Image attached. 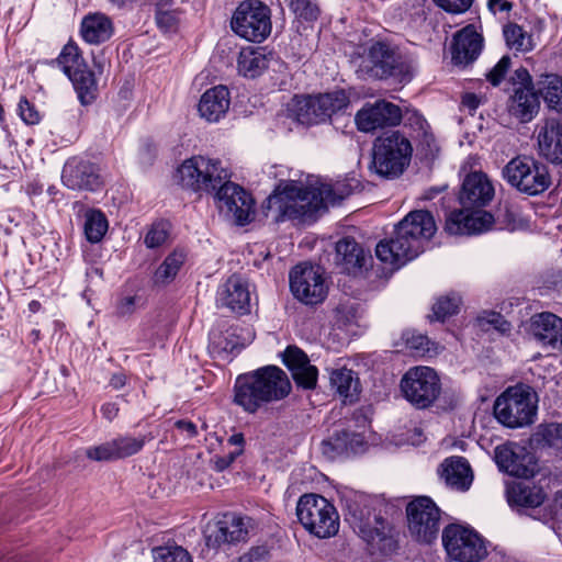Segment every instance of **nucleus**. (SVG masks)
<instances>
[{"label":"nucleus","mask_w":562,"mask_h":562,"mask_svg":"<svg viewBox=\"0 0 562 562\" xmlns=\"http://www.w3.org/2000/svg\"><path fill=\"white\" fill-rule=\"evenodd\" d=\"M437 232V225L429 211L409 212L394 227V236L381 240L375 256L383 263L398 269L424 251V246Z\"/></svg>","instance_id":"1"},{"label":"nucleus","mask_w":562,"mask_h":562,"mask_svg":"<svg viewBox=\"0 0 562 562\" xmlns=\"http://www.w3.org/2000/svg\"><path fill=\"white\" fill-rule=\"evenodd\" d=\"M288 374L277 366H266L240 374L235 383L234 401L248 413L286 397L291 392Z\"/></svg>","instance_id":"2"},{"label":"nucleus","mask_w":562,"mask_h":562,"mask_svg":"<svg viewBox=\"0 0 562 562\" xmlns=\"http://www.w3.org/2000/svg\"><path fill=\"white\" fill-rule=\"evenodd\" d=\"M232 172L220 160H213V191L220 215L236 226L251 223L256 214L252 195L229 179Z\"/></svg>","instance_id":"3"},{"label":"nucleus","mask_w":562,"mask_h":562,"mask_svg":"<svg viewBox=\"0 0 562 562\" xmlns=\"http://www.w3.org/2000/svg\"><path fill=\"white\" fill-rule=\"evenodd\" d=\"M346 519L358 529L361 538L372 551L389 555L396 550L392 528L380 515L372 512L370 501L364 495H353L345 499Z\"/></svg>","instance_id":"4"},{"label":"nucleus","mask_w":562,"mask_h":562,"mask_svg":"<svg viewBox=\"0 0 562 562\" xmlns=\"http://www.w3.org/2000/svg\"><path fill=\"white\" fill-rule=\"evenodd\" d=\"M317 181L307 187L295 181L278 186L277 190L267 200L268 210L277 212L276 221L297 220L313 222L318 215Z\"/></svg>","instance_id":"5"},{"label":"nucleus","mask_w":562,"mask_h":562,"mask_svg":"<svg viewBox=\"0 0 562 562\" xmlns=\"http://www.w3.org/2000/svg\"><path fill=\"white\" fill-rule=\"evenodd\" d=\"M413 146L400 131L385 132L373 142L370 169L385 179H395L409 166Z\"/></svg>","instance_id":"6"},{"label":"nucleus","mask_w":562,"mask_h":562,"mask_svg":"<svg viewBox=\"0 0 562 562\" xmlns=\"http://www.w3.org/2000/svg\"><path fill=\"white\" fill-rule=\"evenodd\" d=\"M494 416L505 427L516 429L535 423L538 394L527 384L507 387L494 403Z\"/></svg>","instance_id":"7"},{"label":"nucleus","mask_w":562,"mask_h":562,"mask_svg":"<svg viewBox=\"0 0 562 562\" xmlns=\"http://www.w3.org/2000/svg\"><path fill=\"white\" fill-rule=\"evenodd\" d=\"M367 71L374 78H394L398 82H409L414 72L413 58L398 47L385 42L373 43L363 59Z\"/></svg>","instance_id":"8"},{"label":"nucleus","mask_w":562,"mask_h":562,"mask_svg":"<svg viewBox=\"0 0 562 562\" xmlns=\"http://www.w3.org/2000/svg\"><path fill=\"white\" fill-rule=\"evenodd\" d=\"M296 516L304 529L319 539L334 537L339 530V515L322 495H302L296 504Z\"/></svg>","instance_id":"9"},{"label":"nucleus","mask_w":562,"mask_h":562,"mask_svg":"<svg viewBox=\"0 0 562 562\" xmlns=\"http://www.w3.org/2000/svg\"><path fill=\"white\" fill-rule=\"evenodd\" d=\"M503 178L513 188L527 195H538L551 186L548 167L532 157L517 156L502 169Z\"/></svg>","instance_id":"10"},{"label":"nucleus","mask_w":562,"mask_h":562,"mask_svg":"<svg viewBox=\"0 0 562 562\" xmlns=\"http://www.w3.org/2000/svg\"><path fill=\"white\" fill-rule=\"evenodd\" d=\"M345 90L295 98L291 109L293 117L303 125H316L326 122L331 115L349 105Z\"/></svg>","instance_id":"11"},{"label":"nucleus","mask_w":562,"mask_h":562,"mask_svg":"<svg viewBox=\"0 0 562 562\" xmlns=\"http://www.w3.org/2000/svg\"><path fill=\"white\" fill-rule=\"evenodd\" d=\"M270 9L259 0L243 1L235 10L231 26L240 37L260 43L271 33Z\"/></svg>","instance_id":"12"},{"label":"nucleus","mask_w":562,"mask_h":562,"mask_svg":"<svg viewBox=\"0 0 562 562\" xmlns=\"http://www.w3.org/2000/svg\"><path fill=\"white\" fill-rule=\"evenodd\" d=\"M404 398L418 409L430 407L441 393L437 372L429 367L411 368L401 379Z\"/></svg>","instance_id":"13"},{"label":"nucleus","mask_w":562,"mask_h":562,"mask_svg":"<svg viewBox=\"0 0 562 562\" xmlns=\"http://www.w3.org/2000/svg\"><path fill=\"white\" fill-rule=\"evenodd\" d=\"M57 61L72 82L80 102L82 104L91 103L95 98L97 81L94 74L88 68L78 45L74 42L66 44Z\"/></svg>","instance_id":"14"},{"label":"nucleus","mask_w":562,"mask_h":562,"mask_svg":"<svg viewBox=\"0 0 562 562\" xmlns=\"http://www.w3.org/2000/svg\"><path fill=\"white\" fill-rule=\"evenodd\" d=\"M442 544L448 557L458 562H479L487 554L481 536L473 529L458 524L445 527Z\"/></svg>","instance_id":"15"},{"label":"nucleus","mask_w":562,"mask_h":562,"mask_svg":"<svg viewBox=\"0 0 562 562\" xmlns=\"http://www.w3.org/2000/svg\"><path fill=\"white\" fill-rule=\"evenodd\" d=\"M407 525L411 536L418 542L431 543L440 529L441 510L428 496H419L407 504Z\"/></svg>","instance_id":"16"},{"label":"nucleus","mask_w":562,"mask_h":562,"mask_svg":"<svg viewBox=\"0 0 562 562\" xmlns=\"http://www.w3.org/2000/svg\"><path fill=\"white\" fill-rule=\"evenodd\" d=\"M290 290L306 305L322 303L327 295V286L321 268L307 263L295 266L290 272Z\"/></svg>","instance_id":"17"},{"label":"nucleus","mask_w":562,"mask_h":562,"mask_svg":"<svg viewBox=\"0 0 562 562\" xmlns=\"http://www.w3.org/2000/svg\"><path fill=\"white\" fill-rule=\"evenodd\" d=\"M494 460L499 471L512 476L528 479L536 473V461L527 448L507 442L494 449Z\"/></svg>","instance_id":"18"},{"label":"nucleus","mask_w":562,"mask_h":562,"mask_svg":"<svg viewBox=\"0 0 562 562\" xmlns=\"http://www.w3.org/2000/svg\"><path fill=\"white\" fill-rule=\"evenodd\" d=\"M401 120L400 106L385 100L366 103L355 116L357 128L363 133H373L379 128L395 126L400 124Z\"/></svg>","instance_id":"19"},{"label":"nucleus","mask_w":562,"mask_h":562,"mask_svg":"<svg viewBox=\"0 0 562 562\" xmlns=\"http://www.w3.org/2000/svg\"><path fill=\"white\" fill-rule=\"evenodd\" d=\"M335 265L344 273L362 276L372 265V255L353 237H342L336 243Z\"/></svg>","instance_id":"20"},{"label":"nucleus","mask_w":562,"mask_h":562,"mask_svg":"<svg viewBox=\"0 0 562 562\" xmlns=\"http://www.w3.org/2000/svg\"><path fill=\"white\" fill-rule=\"evenodd\" d=\"M495 189L486 173L473 171L469 173L459 193V201L463 209H482L491 203Z\"/></svg>","instance_id":"21"},{"label":"nucleus","mask_w":562,"mask_h":562,"mask_svg":"<svg viewBox=\"0 0 562 562\" xmlns=\"http://www.w3.org/2000/svg\"><path fill=\"white\" fill-rule=\"evenodd\" d=\"M63 183L71 190L95 191L101 186L98 167L77 157L68 159L61 172Z\"/></svg>","instance_id":"22"},{"label":"nucleus","mask_w":562,"mask_h":562,"mask_svg":"<svg viewBox=\"0 0 562 562\" xmlns=\"http://www.w3.org/2000/svg\"><path fill=\"white\" fill-rule=\"evenodd\" d=\"M529 335L543 348L562 352V318L550 312L531 316Z\"/></svg>","instance_id":"23"},{"label":"nucleus","mask_w":562,"mask_h":562,"mask_svg":"<svg viewBox=\"0 0 562 562\" xmlns=\"http://www.w3.org/2000/svg\"><path fill=\"white\" fill-rule=\"evenodd\" d=\"M175 178L182 188L207 192L211 186V159L193 156L184 160L177 169Z\"/></svg>","instance_id":"24"},{"label":"nucleus","mask_w":562,"mask_h":562,"mask_svg":"<svg viewBox=\"0 0 562 562\" xmlns=\"http://www.w3.org/2000/svg\"><path fill=\"white\" fill-rule=\"evenodd\" d=\"M483 49V37L474 25L469 24L458 31L451 44L453 65L465 67L477 59Z\"/></svg>","instance_id":"25"},{"label":"nucleus","mask_w":562,"mask_h":562,"mask_svg":"<svg viewBox=\"0 0 562 562\" xmlns=\"http://www.w3.org/2000/svg\"><path fill=\"white\" fill-rule=\"evenodd\" d=\"M493 221V216L488 212H469L464 209L450 213L445 229L451 235H474L487 231Z\"/></svg>","instance_id":"26"},{"label":"nucleus","mask_w":562,"mask_h":562,"mask_svg":"<svg viewBox=\"0 0 562 562\" xmlns=\"http://www.w3.org/2000/svg\"><path fill=\"white\" fill-rule=\"evenodd\" d=\"M538 153L553 165H562V119L547 117L537 135Z\"/></svg>","instance_id":"27"},{"label":"nucleus","mask_w":562,"mask_h":562,"mask_svg":"<svg viewBox=\"0 0 562 562\" xmlns=\"http://www.w3.org/2000/svg\"><path fill=\"white\" fill-rule=\"evenodd\" d=\"M283 363L291 371L297 385L305 390H313L317 384L318 370L311 364L306 353L295 346H289L283 353Z\"/></svg>","instance_id":"28"},{"label":"nucleus","mask_w":562,"mask_h":562,"mask_svg":"<svg viewBox=\"0 0 562 562\" xmlns=\"http://www.w3.org/2000/svg\"><path fill=\"white\" fill-rule=\"evenodd\" d=\"M402 117L404 127L409 130L411 137L416 142L417 149L426 158H434L439 147L426 119L416 110H407Z\"/></svg>","instance_id":"29"},{"label":"nucleus","mask_w":562,"mask_h":562,"mask_svg":"<svg viewBox=\"0 0 562 562\" xmlns=\"http://www.w3.org/2000/svg\"><path fill=\"white\" fill-rule=\"evenodd\" d=\"M217 303L232 312L245 315L250 312V292L248 285L238 276H232L218 291Z\"/></svg>","instance_id":"30"},{"label":"nucleus","mask_w":562,"mask_h":562,"mask_svg":"<svg viewBox=\"0 0 562 562\" xmlns=\"http://www.w3.org/2000/svg\"><path fill=\"white\" fill-rule=\"evenodd\" d=\"M508 113L520 123L533 120L540 110V99L535 87H515L507 102Z\"/></svg>","instance_id":"31"},{"label":"nucleus","mask_w":562,"mask_h":562,"mask_svg":"<svg viewBox=\"0 0 562 562\" xmlns=\"http://www.w3.org/2000/svg\"><path fill=\"white\" fill-rule=\"evenodd\" d=\"M251 522L252 519L249 517H240L232 513L224 514L222 519L216 522L215 542L234 544L246 541Z\"/></svg>","instance_id":"32"},{"label":"nucleus","mask_w":562,"mask_h":562,"mask_svg":"<svg viewBox=\"0 0 562 562\" xmlns=\"http://www.w3.org/2000/svg\"><path fill=\"white\" fill-rule=\"evenodd\" d=\"M446 484L457 491L469 490L473 475L468 460L463 457L447 458L438 470Z\"/></svg>","instance_id":"33"},{"label":"nucleus","mask_w":562,"mask_h":562,"mask_svg":"<svg viewBox=\"0 0 562 562\" xmlns=\"http://www.w3.org/2000/svg\"><path fill=\"white\" fill-rule=\"evenodd\" d=\"M359 188L360 183L355 178H346L345 180L336 181L333 184L317 181L316 205H318V212L326 210L328 205H335L339 203L345 198L358 191Z\"/></svg>","instance_id":"34"},{"label":"nucleus","mask_w":562,"mask_h":562,"mask_svg":"<svg viewBox=\"0 0 562 562\" xmlns=\"http://www.w3.org/2000/svg\"><path fill=\"white\" fill-rule=\"evenodd\" d=\"M364 445V438L360 434L351 432L345 428L335 429L334 432L322 441L323 454L335 459L346 452H357Z\"/></svg>","instance_id":"35"},{"label":"nucleus","mask_w":562,"mask_h":562,"mask_svg":"<svg viewBox=\"0 0 562 562\" xmlns=\"http://www.w3.org/2000/svg\"><path fill=\"white\" fill-rule=\"evenodd\" d=\"M114 33L111 19L100 12L86 15L80 25V34L85 42L93 45L109 41Z\"/></svg>","instance_id":"36"},{"label":"nucleus","mask_w":562,"mask_h":562,"mask_svg":"<svg viewBox=\"0 0 562 562\" xmlns=\"http://www.w3.org/2000/svg\"><path fill=\"white\" fill-rule=\"evenodd\" d=\"M546 494L542 487L519 482L507 490V501L512 506L536 508L543 504Z\"/></svg>","instance_id":"37"},{"label":"nucleus","mask_w":562,"mask_h":562,"mask_svg":"<svg viewBox=\"0 0 562 562\" xmlns=\"http://www.w3.org/2000/svg\"><path fill=\"white\" fill-rule=\"evenodd\" d=\"M330 386L344 398V402H355L360 394V381L356 373L347 368L335 369L330 373Z\"/></svg>","instance_id":"38"},{"label":"nucleus","mask_w":562,"mask_h":562,"mask_svg":"<svg viewBox=\"0 0 562 562\" xmlns=\"http://www.w3.org/2000/svg\"><path fill=\"white\" fill-rule=\"evenodd\" d=\"M269 66L267 55L260 48H243L238 53L237 70L246 78L260 76Z\"/></svg>","instance_id":"39"},{"label":"nucleus","mask_w":562,"mask_h":562,"mask_svg":"<svg viewBox=\"0 0 562 562\" xmlns=\"http://www.w3.org/2000/svg\"><path fill=\"white\" fill-rule=\"evenodd\" d=\"M530 441L538 449H550L555 454H562V424L548 423L538 425Z\"/></svg>","instance_id":"40"},{"label":"nucleus","mask_w":562,"mask_h":562,"mask_svg":"<svg viewBox=\"0 0 562 562\" xmlns=\"http://www.w3.org/2000/svg\"><path fill=\"white\" fill-rule=\"evenodd\" d=\"M538 94L551 110L562 111V78L554 74L542 75L537 82Z\"/></svg>","instance_id":"41"},{"label":"nucleus","mask_w":562,"mask_h":562,"mask_svg":"<svg viewBox=\"0 0 562 562\" xmlns=\"http://www.w3.org/2000/svg\"><path fill=\"white\" fill-rule=\"evenodd\" d=\"M155 5V20L159 30L175 33L180 22V11L173 9V0H150Z\"/></svg>","instance_id":"42"},{"label":"nucleus","mask_w":562,"mask_h":562,"mask_svg":"<svg viewBox=\"0 0 562 562\" xmlns=\"http://www.w3.org/2000/svg\"><path fill=\"white\" fill-rule=\"evenodd\" d=\"M186 261V255L181 250H173L156 269L153 281L156 285H166L175 280Z\"/></svg>","instance_id":"43"},{"label":"nucleus","mask_w":562,"mask_h":562,"mask_svg":"<svg viewBox=\"0 0 562 562\" xmlns=\"http://www.w3.org/2000/svg\"><path fill=\"white\" fill-rule=\"evenodd\" d=\"M503 35L509 49L527 53L533 49L532 35L517 23H507L503 27Z\"/></svg>","instance_id":"44"},{"label":"nucleus","mask_w":562,"mask_h":562,"mask_svg":"<svg viewBox=\"0 0 562 562\" xmlns=\"http://www.w3.org/2000/svg\"><path fill=\"white\" fill-rule=\"evenodd\" d=\"M191 91L193 93H202L198 104L200 116L207 122L211 121V71L202 70L195 76L192 82Z\"/></svg>","instance_id":"45"},{"label":"nucleus","mask_w":562,"mask_h":562,"mask_svg":"<svg viewBox=\"0 0 562 562\" xmlns=\"http://www.w3.org/2000/svg\"><path fill=\"white\" fill-rule=\"evenodd\" d=\"M109 224L105 215L99 210L86 213L83 231L86 238L91 244L99 243L108 231Z\"/></svg>","instance_id":"46"},{"label":"nucleus","mask_w":562,"mask_h":562,"mask_svg":"<svg viewBox=\"0 0 562 562\" xmlns=\"http://www.w3.org/2000/svg\"><path fill=\"white\" fill-rule=\"evenodd\" d=\"M237 327L231 326L222 334L213 346V357H221L223 360L231 361L229 355L244 345L237 335Z\"/></svg>","instance_id":"47"},{"label":"nucleus","mask_w":562,"mask_h":562,"mask_svg":"<svg viewBox=\"0 0 562 562\" xmlns=\"http://www.w3.org/2000/svg\"><path fill=\"white\" fill-rule=\"evenodd\" d=\"M171 224L168 221L160 220L154 222L144 238L147 248L155 249L164 246L169 239Z\"/></svg>","instance_id":"48"},{"label":"nucleus","mask_w":562,"mask_h":562,"mask_svg":"<svg viewBox=\"0 0 562 562\" xmlns=\"http://www.w3.org/2000/svg\"><path fill=\"white\" fill-rule=\"evenodd\" d=\"M476 323L483 330L491 327L498 333L506 335L512 330V324L498 312L484 311L476 317Z\"/></svg>","instance_id":"49"},{"label":"nucleus","mask_w":562,"mask_h":562,"mask_svg":"<svg viewBox=\"0 0 562 562\" xmlns=\"http://www.w3.org/2000/svg\"><path fill=\"white\" fill-rule=\"evenodd\" d=\"M460 300L452 295L439 297L432 305V315H429L430 321L443 322L446 318L458 313Z\"/></svg>","instance_id":"50"},{"label":"nucleus","mask_w":562,"mask_h":562,"mask_svg":"<svg viewBox=\"0 0 562 562\" xmlns=\"http://www.w3.org/2000/svg\"><path fill=\"white\" fill-rule=\"evenodd\" d=\"M154 562H192L187 550L181 547H157L153 549Z\"/></svg>","instance_id":"51"},{"label":"nucleus","mask_w":562,"mask_h":562,"mask_svg":"<svg viewBox=\"0 0 562 562\" xmlns=\"http://www.w3.org/2000/svg\"><path fill=\"white\" fill-rule=\"evenodd\" d=\"M113 441L119 459H124L138 453L144 448L146 437L122 436L114 438Z\"/></svg>","instance_id":"52"},{"label":"nucleus","mask_w":562,"mask_h":562,"mask_svg":"<svg viewBox=\"0 0 562 562\" xmlns=\"http://www.w3.org/2000/svg\"><path fill=\"white\" fill-rule=\"evenodd\" d=\"M296 18L306 22L318 19L321 10L314 0H285Z\"/></svg>","instance_id":"53"},{"label":"nucleus","mask_w":562,"mask_h":562,"mask_svg":"<svg viewBox=\"0 0 562 562\" xmlns=\"http://www.w3.org/2000/svg\"><path fill=\"white\" fill-rule=\"evenodd\" d=\"M231 93L227 87L218 85L213 87V122H217L221 116L229 110Z\"/></svg>","instance_id":"54"},{"label":"nucleus","mask_w":562,"mask_h":562,"mask_svg":"<svg viewBox=\"0 0 562 562\" xmlns=\"http://www.w3.org/2000/svg\"><path fill=\"white\" fill-rule=\"evenodd\" d=\"M216 53L222 66H232L237 54V44L234 36L222 37L216 44Z\"/></svg>","instance_id":"55"},{"label":"nucleus","mask_w":562,"mask_h":562,"mask_svg":"<svg viewBox=\"0 0 562 562\" xmlns=\"http://www.w3.org/2000/svg\"><path fill=\"white\" fill-rule=\"evenodd\" d=\"M86 456L93 461H114L119 460L115 442L112 440L99 446L90 447L86 450Z\"/></svg>","instance_id":"56"},{"label":"nucleus","mask_w":562,"mask_h":562,"mask_svg":"<svg viewBox=\"0 0 562 562\" xmlns=\"http://www.w3.org/2000/svg\"><path fill=\"white\" fill-rule=\"evenodd\" d=\"M512 65V59L508 55H504L497 64L486 74V80L494 87L501 85Z\"/></svg>","instance_id":"57"},{"label":"nucleus","mask_w":562,"mask_h":562,"mask_svg":"<svg viewBox=\"0 0 562 562\" xmlns=\"http://www.w3.org/2000/svg\"><path fill=\"white\" fill-rule=\"evenodd\" d=\"M142 307V299L137 295L123 296L115 304V314L119 317H127Z\"/></svg>","instance_id":"58"},{"label":"nucleus","mask_w":562,"mask_h":562,"mask_svg":"<svg viewBox=\"0 0 562 562\" xmlns=\"http://www.w3.org/2000/svg\"><path fill=\"white\" fill-rule=\"evenodd\" d=\"M18 111L22 121L27 125L38 124L42 119L35 105L30 103L26 98H21Z\"/></svg>","instance_id":"59"},{"label":"nucleus","mask_w":562,"mask_h":562,"mask_svg":"<svg viewBox=\"0 0 562 562\" xmlns=\"http://www.w3.org/2000/svg\"><path fill=\"white\" fill-rule=\"evenodd\" d=\"M434 2L447 12L459 14L468 11L473 0H434Z\"/></svg>","instance_id":"60"},{"label":"nucleus","mask_w":562,"mask_h":562,"mask_svg":"<svg viewBox=\"0 0 562 562\" xmlns=\"http://www.w3.org/2000/svg\"><path fill=\"white\" fill-rule=\"evenodd\" d=\"M271 554L266 546L251 548L247 553L238 559V562H270Z\"/></svg>","instance_id":"61"},{"label":"nucleus","mask_w":562,"mask_h":562,"mask_svg":"<svg viewBox=\"0 0 562 562\" xmlns=\"http://www.w3.org/2000/svg\"><path fill=\"white\" fill-rule=\"evenodd\" d=\"M510 80L513 82L514 88L525 87L526 89H529V87H535L532 77L530 76L528 69L522 66L514 71Z\"/></svg>","instance_id":"62"},{"label":"nucleus","mask_w":562,"mask_h":562,"mask_svg":"<svg viewBox=\"0 0 562 562\" xmlns=\"http://www.w3.org/2000/svg\"><path fill=\"white\" fill-rule=\"evenodd\" d=\"M503 220L512 229H515L521 223L520 212L512 206H504Z\"/></svg>","instance_id":"63"},{"label":"nucleus","mask_w":562,"mask_h":562,"mask_svg":"<svg viewBox=\"0 0 562 562\" xmlns=\"http://www.w3.org/2000/svg\"><path fill=\"white\" fill-rule=\"evenodd\" d=\"M243 453L241 448H235L234 450L229 451L226 456L217 458L215 462V467L218 471H223L226 468H228L235 459Z\"/></svg>","instance_id":"64"}]
</instances>
